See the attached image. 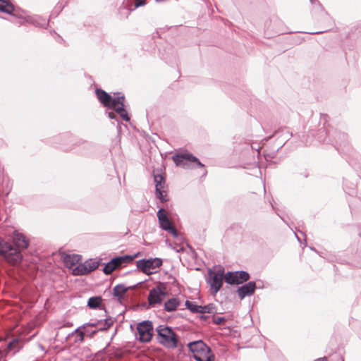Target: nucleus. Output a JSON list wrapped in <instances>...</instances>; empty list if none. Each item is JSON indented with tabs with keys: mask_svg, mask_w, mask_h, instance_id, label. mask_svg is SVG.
I'll list each match as a JSON object with an SVG mask.
<instances>
[{
	"mask_svg": "<svg viewBox=\"0 0 361 361\" xmlns=\"http://www.w3.org/2000/svg\"><path fill=\"white\" fill-rule=\"evenodd\" d=\"M95 93L100 103L104 107L111 109L115 108V106H117L118 103H121L122 100H125L124 95L120 92L114 93V98L102 89H97Z\"/></svg>",
	"mask_w": 361,
	"mask_h": 361,
	"instance_id": "nucleus-5",
	"label": "nucleus"
},
{
	"mask_svg": "<svg viewBox=\"0 0 361 361\" xmlns=\"http://www.w3.org/2000/svg\"><path fill=\"white\" fill-rule=\"evenodd\" d=\"M224 276V269L222 267H219L214 271L209 270L207 283L212 289L214 294H216L221 289Z\"/></svg>",
	"mask_w": 361,
	"mask_h": 361,
	"instance_id": "nucleus-6",
	"label": "nucleus"
},
{
	"mask_svg": "<svg viewBox=\"0 0 361 361\" xmlns=\"http://www.w3.org/2000/svg\"><path fill=\"white\" fill-rule=\"evenodd\" d=\"M256 288V283L254 281H249L248 283L238 287L237 292L239 298L243 300L246 296L252 295Z\"/></svg>",
	"mask_w": 361,
	"mask_h": 361,
	"instance_id": "nucleus-14",
	"label": "nucleus"
},
{
	"mask_svg": "<svg viewBox=\"0 0 361 361\" xmlns=\"http://www.w3.org/2000/svg\"><path fill=\"white\" fill-rule=\"evenodd\" d=\"M138 340L142 343H148L153 336V325L149 320H145L138 323L137 326Z\"/></svg>",
	"mask_w": 361,
	"mask_h": 361,
	"instance_id": "nucleus-7",
	"label": "nucleus"
},
{
	"mask_svg": "<svg viewBox=\"0 0 361 361\" xmlns=\"http://www.w3.org/2000/svg\"><path fill=\"white\" fill-rule=\"evenodd\" d=\"M188 347L196 361H214L215 360V356L212 353L210 348L202 340L190 342Z\"/></svg>",
	"mask_w": 361,
	"mask_h": 361,
	"instance_id": "nucleus-2",
	"label": "nucleus"
},
{
	"mask_svg": "<svg viewBox=\"0 0 361 361\" xmlns=\"http://www.w3.org/2000/svg\"><path fill=\"white\" fill-rule=\"evenodd\" d=\"M88 326H86V329H85V334H90V337H92L97 331H99L98 329L97 330H90L87 329Z\"/></svg>",
	"mask_w": 361,
	"mask_h": 361,
	"instance_id": "nucleus-33",
	"label": "nucleus"
},
{
	"mask_svg": "<svg viewBox=\"0 0 361 361\" xmlns=\"http://www.w3.org/2000/svg\"><path fill=\"white\" fill-rule=\"evenodd\" d=\"M154 179L155 182V190L159 191L164 189L165 185V180L161 175H154Z\"/></svg>",
	"mask_w": 361,
	"mask_h": 361,
	"instance_id": "nucleus-22",
	"label": "nucleus"
},
{
	"mask_svg": "<svg viewBox=\"0 0 361 361\" xmlns=\"http://www.w3.org/2000/svg\"><path fill=\"white\" fill-rule=\"evenodd\" d=\"M131 287H126L123 284H118L113 289V295L118 300L121 301L124 299L125 294Z\"/></svg>",
	"mask_w": 361,
	"mask_h": 361,
	"instance_id": "nucleus-16",
	"label": "nucleus"
},
{
	"mask_svg": "<svg viewBox=\"0 0 361 361\" xmlns=\"http://www.w3.org/2000/svg\"><path fill=\"white\" fill-rule=\"evenodd\" d=\"M146 3V0H135L134 9L140 6H144Z\"/></svg>",
	"mask_w": 361,
	"mask_h": 361,
	"instance_id": "nucleus-31",
	"label": "nucleus"
},
{
	"mask_svg": "<svg viewBox=\"0 0 361 361\" xmlns=\"http://www.w3.org/2000/svg\"><path fill=\"white\" fill-rule=\"evenodd\" d=\"M114 323V320L111 318H105L104 319H101L98 322H89L84 324L83 325L78 327L73 333V334H79L80 331H82V329H86V326H92L97 327L98 326V330L104 331L108 329Z\"/></svg>",
	"mask_w": 361,
	"mask_h": 361,
	"instance_id": "nucleus-12",
	"label": "nucleus"
},
{
	"mask_svg": "<svg viewBox=\"0 0 361 361\" xmlns=\"http://www.w3.org/2000/svg\"><path fill=\"white\" fill-rule=\"evenodd\" d=\"M124 101L125 100H122L121 103H118V105L115 106V108L112 109L114 110L123 120L129 121L130 118L125 109Z\"/></svg>",
	"mask_w": 361,
	"mask_h": 361,
	"instance_id": "nucleus-18",
	"label": "nucleus"
},
{
	"mask_svg": "<svg viewBox=\"0 0 361 361\" xmlns=\"http://www.w3.org/2000/svg\"><path fill=\"white\" fill-rule=\"evenodd\" d=\"M225 321L224 317H214L213 322L216 324H221Z\"/></svg>",
	"mask_w": 361,
	"mask_h": 361,
	"instance_id": "nucleus-32",
	"label": "nucleus"
},
{
	"mask_svg": "<svg viewBox=\"0 0 361 361\" xmlns=\"http://www.w3.org/2000/svg\"><path fill=\"white\" fill-rule=\"evenodd\" d=\"M116 267L114 264L112 263V261L110 260L106 265L104 266L103 269V271L106 275L111 274L115 269Z\"/></svg>",
	"mask_w": 361,
	"mask_h": 361,
	"instance_id": "nucleus-28",
	"label": "nucleus"
},
{
	"mask_svg": "<svg viewBox=\"0 0 361 361\" xmlns=\"http://www.w3.org/2000/svg\"><path fill=\"white\" fill-rule=\"evenodd\" d=\"M157 332V341L159 343L168 348H176L178 339L172 329L165 325H159L156 329Z\"/></svg>",
	"mask_w": 361,
	"mask_h": 361,
	"instance_id": "nucleus-3",
	"label": "nucleus"
},
{
	"mask_svg": "<svg viewBox=\"0 0 361 361\" xmlns=\"http://www.w3.org/2000/svg\"><path fill=\"white\" fill-rule=\"evenodd\" d=\"M161 264L162 260L157 257L148 259H142L136 262L137 267L147 275L153 274L154 270L159 268Z\"/></svg>",
	"mask_w": 361,
	"mask_h": 361,
	"instance_id": "nucleus-8",
	"label": "nucleus"
},
{
	"mask_svg": "<svg viewBox=\"0 0 361 361\" xmlns=\"http://www.w3.org/2000/svg\"><path fill=\"white\" fill-rule=\"evenodd\" d=\"M185 306L187 309H188L190 312L193 313H199L200 312V306L197 305L194 302H190L189 300L185 301Z\"/></svg>",
	"mask_w": 361,
	"mask_h": 361,
	"instance_id": "nucleus-26",
	"label": "nucleus"
},
{
	"mask_svg": "<svg viewBox=\"0 0 361 361\" xmlns=\"http://www.w3.org/2000/svg\"><path fill=\"white\" fill-rule=\"evenodd\" d=\"M295 236H296V238H297V240H300V239H299V238L298 237V235H297L296 234H295Z\"/></svg>",
	"mask_w": 361,
	"mask_h": 361,
	"instance_id": "nucleus-41",
	"label": "nucleus"
},
{
	"mask_svg": "<svg viewBox=\"0 0 361 361\" xmlns=\"http://www.w3.org/2000/svg\"><path fill=\"white\" fill-rule=\"evenodd\" d=\"M84 336H85V332L80 331L78 334V338L76 340V341L82 342L84 341Z\"/></svg>",
	"mask_w": 361,
	"mask_h": 361,
	"instance_id": "nucleus-34",
	"label": "nucleus"
},
{
	"mask_svg": "<svg viewBox=\"0 0 361 361\" xmlns=\"http://www.w3.org/2000/svg\"><path fill=\"white\" fill-rule=\"evenodd\" d=\"M314 361H328V360H327L326 357H323L318 358Z\"/></svg>",
	"mask_w": 361,
	"mask_h": 361,
	"instance_id": "nucleus-37",
	"label": "nucleus"
},
{
	"mask_svg": "<svg viewBox=\"0 0 361 361\" xmlns=\"http://www.w3.org/2000/svg\"><path fill=\"white\" fill-rule=\"evenodd\" d=\"M249 279L250 274L245 271H228L224 276L226 283L230 285L240 284Z\"/></svg>",
	"mask_w": 361,
	"mask_h": 361,
	"instance_id": "nucleus-10",
	"label": "nucleus"
},
{
	"mask_svg": "<svg viewBox=\"0 0 361 361\" xmlns=\"http://www.w3.org/2000/svg\"><path fill=\"white\" fill-rule=\"evenodd\" d=\"M13 240L12 243L0 238V255H4L8 262L15 264L20 262L23 257L19 250L26 249L29 243L23 234L16 232Z\"/></svg>",
	"mask_w": 361,
	"mask_h": 361,
	"instance_id": "nucleus-1",
	"label": "nucleus"
},
{
	"mask_svg": "<svg viewBox=\"0 0 361 361\" xmlns=\"http://www.w3.org/2000/svg\"><path fill=\"white\" fill-rule=\"evenodd\" d=\"M80 260V256L78 255H67L63 257V262L66 267L72 269V270Z\"/></svg>",
	"mask_w": 361,
	"mask_h": 361,
	"instance_id": "nucleus-17",
	"label": "nucleus"
},
{
	"mask_svg": "<svg viewBox=\"0 0 361 361\" xmlns=\"http://www.w3.org/2000/svg\"><path fill=\"white\" fill-rule=\"evenodd\" d=\"M180 305V300L176 298L169 299L164 303V309L166 311L171 312L175 311Z\"/></svg>",
	"mask_w": 361,
	"mask_h": 361,
	"instance_id": "nucleus-19",
	"label": "nucleus"
},
{
	"mask_svg": "<svg viewBox=\"0 0 361 361\" xmlns=\"http://www.w3.org/2000/svg\"><path fill=\"white\" fill-rule=\"evenodd\" d=\"M322 32H324V31L313 32H310V33L312 35H314V34H320Z\"/></svg>",
	"mask_w": 361,
	"mask_h": 361,
	"instance_id": "nucleus-40",
	"label": "nucleus"
},
{
	"mask_svg": "<svg viewBox=\"0 0 361 361\" xmlns=\"http://www.w3.org/2000/svg\"><path fill=\"white\" fill-rule=\"evenodd\" d=\"M28 21L33 24L35 26L39 27H46L49 24V20L46 18H42L40 16L31 17Z\"/></svg>",
	"mask_w": 361,
	"mask_h": 361,
	"instance_id": "nucleus-20",
	"label": "nucleus"
},
{
	"mask_svg": "<svg viewBox=\"0 0 361 361\" xmlns=\"http://www.w3.org/2000/svg\"><path fill=\"white\" fill-rule=\"evenodd\" d=\"M157 216L160 228L164 231L169 232L173 237L176 238L178 232L169 220L164 209L160 208L157 213Z\"/></svg>",
	"mask_w": 361,
	"mask_h": 361,
	"instance_id": "nucleus-9",
	"label": "nucleus"
},
{
	"mask_svg": "<svg viewBox=\"0 0 361 361\" xmlns=\"http://www.w3.org/2000/svg\"><path fill=\"white\" fill-rule=\"evenodd\" d=\"M108 116L110 119H116V116L114 112H108Z\"/></svg>",
	"mask_w": 361,
	"mask_h": 361,
	"instance_id": "nucleus-35",
	"label": "nucleus"
},
{
	"mask_svg": "<svg viewBox=\"0 0 361 361\" xmlns=\"http://www.w3.org/2000/svg\"><path fill=\"white\" fill-rule=\"evenodd\" d=\"M102 299L101 297H92L87 301V306L91 309H96L101 305Z\"/></svg>",
	"mask_w": 361,
	"mask_h": 361,
	"instance_id": "nucleus-24",
	"label": "nucleus"
},
{
	"mask_svg": "<svg viewBox=\"0 0 361 361\" xmlns=\"http://www.w3.org/2000/svg\"><path fill=\"white\" fill-rule=\"evenodd\" d=\"M122 9H124L126 11V15L128 16L130 12L133 11V9H128L127 8L126 6H123L121 8V10Z\"/></svg>",
	"mask_w": 361,
	"mask_h": 361,
	"instance_id": "nucleus-36",
	"label": "nucleus"
},
{
	"mask_svg": "<svg viewBox=\"0 0 361 361\" xmlns=\"http://www.w3.org/2000/svg\"><path fill=\"white\" fill-rule=\"evenodd\" d=\"M135 255H123V256H119L114 257L111 259L112 263L114 264L116 268H118L123 266H125L126 264L130 263L133 261Z\"/></svg>",
	"mask_w": 361,
	"mask_h": 361,
	"instance_id": "nucleus-15",
	"label": "nucleus"
},
{
	"mask_svg": "<svg viewBox=\"0 0 361 361\" xmlns=\"http://www.w3.org/2000/svg\"><path fill=\"white\" fill-rule=\"evenodd\" d=\"M18 345H19L18 339L15 338L8 343V348L10 350H13V349H16V348L18 349L19 348Z\"/></svg>",
	"mask_w": 361,
	"mask_h": 361,
	"instance_id": "nucleus-30",
	"label": "nucleus"
},
{
	"mask_svg": "<svg viewBox=\"0 0 361 361\" xmlns=\"http://www.w3.org/2000/svg\"><path fill=\"white\" fill-rule=\"evenodd\" d=\"M172 159L176 166L185 169H193L195 164L202 168L204 166L196 157L190 153L176 154L172 157Z\"/></svg>",
	"mask_w": 361,
	"mask_h": 361,
	"instance_id": "nucleus-4",
	"label": "nucleus"
},
{
	"mask_svg": "<svg viewBox=\"0 0 361 361\" xmlns=\"http://www.w3.org/2000/svg\"><path fill=\"white\" fill-rule=\"evenodd\" d=\"M348 140L347 135L343 133H339L336 135V145L339 147H341Z\"/></svg>",
	"mask_w": 361,
	"mask_h": 361,
	"instance_id": "nucleus-25",
	"label": "nucleus"
},
{
	"mask_svg": "<svg viewBox=\"0 0 361 361\" xmlns=\"http://www.w3.org/2000/svg\"><path fill=\"white\" fill-rule=\"evenodd\" d=\"M274 135H276L278 137H282L283 139L281 142H283V144L281 147L285 144V142L292 136V134L285 128L276 131Z\"/></svg>",
	"mask_w": 361,
	"mask_h": 361,
	"instance_id": "nucleus-23",
	"label": "nucleus"
},
{
	"mask_svg": "<svg viewBox=\"0 0 361 361\" xmlns=\"http://www.w3.org/2000/svg\"><path fill=\"white\" fill-rule=\"evenodd\" d=\"M215 307L213 304H209L204 306H200L199 313H214Z\"/></svg>",
	"mask_w": 361,
	"mask_h": 361,
	"instance_id": "nucleus-27",
	"label": "nucleus"
},
{
	"mask_svg": "<svg viewBox=\"0 0 361 361\" xmlns=\"http://www.w3.org/2000/svg\"><path fill=\"white\" fill-rule=\"evenodd\" d=\"M338 356V361H344L343 357L341 355H337Z\"/></svg>",
	"mask_w": 361,
	"mask_h": 361,
	"instance_id": "nucleus-39",
	"label": "nucleus"
},
{
	"mask_svg": "<svg viewBox=\"0 0 361 361\" xmlns=\"http://www.w3.org/2000/svg\"><path fill=\"white\" fill-rule=\"evenodd\" d=\"M156 195L161 202H166L168 201L166 193L164 190L157 191Z\"/></svg>",
	"mask_w": 361,
	"mask_h": 361,
	"instance_id": "nucleus-29",
	"label": "nucleus"
},
{
	"mask_svg": "<svg viewBox=\"0 0 361 361\" xmlns=\"http://www.w3.org/2000/svg\"><path fill=\"white\" fill-rule=\"evenodd\" d=\"M99 267V262L92 259L87 260L84 263L78 264L73 269V274L74 276L85 275L95 269Z\"/></svg>",
	"mask_w": 361,
	"mask_h": 361,
	"instance_id": "nucleus-11",
	"label": "nucleus"
},
{
	"mask_svg": "<svg viewBox=\"0 0 361 361\" xmlns=\"http://www.w3.org/2000/svg\"><path fill=\"white\" fill-rule=\"evenodd\" d=\"M166 296L165 292H164L159 286H156L149 290L148 295V302L151 306L161 304Z\"/></svg>",
	"mask_w": 361,
	"mask_h": 361,
	"instance_id": "nucleus-13",
	"label": "nucleus"
},
{
	"mask_svg": "<svg viewBox=\"0 0 361 361\" xmlns=\"http://www.w3.org/2000/svg\"><path fill=\"white\" fill-rule=\"evenodd\" d=\"M14 6L7 0H0V11L8 14L13 15Z\"/></svg>",
	"mask_w": 361,
	"mask_h": 361,
	"instance_id": "nucleus-21",
	"label": "nucleus"
},
{
	"mask_svg": "<svg viewBox=\"0 0 361 361\" xmlns=\"http://www.w3.org/2000/svg\"><path fill=\"white\" fill-rule=\"evenodd\" d=\"M310 2L312 4H318L319 6H321L319 1L318 0H310Z\"/></svg>",
	"mask_w": 361,
	"mask_h": 361,
	"instance_id": "nucleus-38",
	"label": "nucleus"
}]
</instances>
